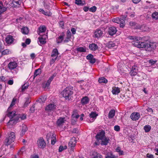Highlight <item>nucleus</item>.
I'll return each instance as SVG.
<instances>
[{
    "label": "nucleus",
    "mask_w": 158,
    "mask_h": 158,
    "mask_svg": "<svg viewBox=\"0 0 158 158\" xmlns=\"http://www.w3.org/2000/svg\"><path fill=\"white\" fill-rule=\"evenodd\" d=\"M9 62L7 65V69L13 73H17V71L16 70L18 65V61L16 58L11 57L6 60L4 63L6 64Z\"/></svg>",
    "instance_id": "nucleus-1"
},
{
    "label": "nucleus",
    "mask_w": 158,
    "mask_h": 158,
    "mask_svg": "<svg viewBox=\"0 0 158 158\" xmlns=\"http://www.w3.org/2000/svg\"><path fill=\"white\" fill-rule=\"evenodd\" d=\"M128 38L131 40H133L132 42V44L134 46L138 48H146L147 44L145 42H140L139 40L142 39V38L139 37L130 36Z\"/></svg>",
    "instance_id": "nucleus-2"
},
{
    "label": "nucleus",
    "mask_w": 158,
    "mask_h": 158,
    "mask_svg": "<svg viewBox=\"0 0 158 158\" xmlns=\"http://www.w3.org/2000/svg\"><path fill=\"white\" fill-rule=\"evenodd\" d=\"M61 94L66 100H69L71 99L73 94L72 87L69 86L66 87L61 92Z\"/></svg>",
    "instance_id": "nucleus-3"
},
{
    "label": "nucleus",
    "mask_w": 158,
    "mask_h": 158,
    "mask_svg": "<svg viewBox=\"0 0 158 158\" xmlns=\"http://www.w3.org/2000/svg\"><path fill=\"white\" fill-rule=\"evenodd\" d=\"M15 138V134L13 132H9L8 133V137L5 141V144L6 145H8L13 142Z\"/></svg>",
    "instance_id": "nucleus-4"
},
{
    "label": "nucleus",
    "mask_w": 158,
    "mask_h": 158,
    "mask_svg": "<svg viewBox=\"0 0 158 158\" xmlns=\"http://www.w3.org/2000/svg\"><path fill=\"white\" fill-rule=\"evenodd\" d=\"M125 19L123 17H121L120 18L116 17L112 19V21L115 23L120 24V27H123L125 26Z\"/></svg>",
    "instance_id": "nucleus-5"
},
{
    "label": "nucleus",
    "mask_w": 158,
    "mask_h": 158,
    "mask_svg": "<svg viewBox=\"0 0 158 158\" xmlns=\"http://www.w3.org/2000/svg\"><path fill=\"white\" fill-rule=\"evenodd\" d=\"M37 144L39 148L43 149L46 146L45 141L43 137L39 138L37 140Z\"/></svg>",
    "instance_id": "nucleus-6"
},
{
    "label": "nucleus",
    "mask_w": 158,
    "mask_h": 158,
    "mask_svg": "<svg viewBox=\"0 0 158 158\" xmlns=\"http://www.w3.org/2000/svg\"><path fill=\"white\" fill-rule=\"evenodd\" d=\"M105 134V132L102 130L101 131L98 132L95 136L97 141H99L101 139H102L103 138L106 136ZM94 143L96 145H99L100 144V143L98 142H95Z\"/></svg>",
    "instance_id": "nucleus-7"
},
{
    "label": "nucleus",
    "mask_w": 158,
    "mask_h": 158,
    "mask_svg": "<svg viewBox=\"0 0 158 158\" xmlns=\"http://www.w3.org/2000/svg\"><path fill=\"white\" fill-rule=\"evenodd\" d=\"M76 139L75 137H72L70 140L69 143V148L72 150L74 149L76 143Z\"/></svg>",
    "instance_id": "nucleus-8"
},
{
    "label": "nucleus",
    "mask_w": 158,
    "mask_h": 158,
    "mask_svg": "<svg viewBox=\"0 0 158 158\" xmlns=\"http://www.w3.org/2000/svg\"><path fill=\"white\" fill-rule=\"evenodd\" d=\"M56 105L54 103H50L47 105L45 108L46 111L49 112L55 110Z\"/></svg>",
    "instance_id": "nucleus-9"
},
{
    "label": "nucleus",
    "mask_w": 158,
    "mask_h": 158,
    "mask_svg": "<svg viewBox=\"0 0 158 158\" xmlns=\"http://www.w3.org/2000/svg\"><path fill=\"white\" fill-rule=\"evenodd\" d=\"M98 114L95 112H92L89 114L90 119L88 120V122L89 123H92L94 121L96 118Z\"/></svg>",
    "instance_id": "nucleus-10"
},
{
    "label": "nucleus",
    "mask_w": 158,
    "mask_h": 158,
    "mask_svg": "<svg viewBox=\"0 0 158 158\" xmlns=\"http://www.w3.org/2000/svg\"><path fill=\"white\" fill-rule=\"evenodd\" d=\"M156 48L155 43H150L149 44H147L146 48V50L148 51H151L153 49H154Z\"/></svg>",
    "instance_id": "nucleus-11"
},
{
    "label": "nucleus",
    "mask_w": 158,
    "mask_h": 158,
    "mask_svg": "<svg viewBox=\"0 0 158 158\" xmlns=\"http://www.w3.org/2000/svg\"><path fill=\"white\" fill-rule=\"evenodd\" d=\"M9 122L7 123V126L9 128H11L12 126L16 124V122L18 121V119L16 118H10Z\"/></svg>",
    "instance_id": "nucleus-12"
},
{
    "label": "nucleus",
    "mask_w": 158,
    "mask_h": 158,
    "mask_svg": "<svg viewBox=\"0 0 158 158\" xmlns=\"http://www.w3.org/2000/svg\"><path fill=\"white\" fill-rule=\"evenodd\" d=\"M66 120L65 117H60L56 121V124L58 127H62Z\"/></svg>",
    "instance_id": "nucleus-13"
},
{
    "label": "nucleus",
    "mask_w": 158,
    "mask_h": 158,
    "mask_svg": "<svg viewBox=\"0 0 158 158\" xmlns=\"http://www.w3.org/2000/svg\"><path fill=\"white\" fill-rule=\"evenodd\" d=\"M48 38V35L47 34H44V35L40 36L38 39L40 45L44 44L46 43V39Z\"/></svg>",
    "instance_id": "nucleus-14"
},
{
    "label": "nucleus",
    "mask_w": 158,
    "mask_h": 158,
    "mask_svg": "<svg viewBox=\"0 0 158 158\" xmlns=\"http://www.w3.org/2000/svg\"><path fill=\"white\" fill-rule=\"evenodd\" d=\"M10 110H7L6 113V116L9 117L10 118H16V114H16V112L15 111H13L12 112H10L9 111Z\"/></svg>",
    "instance_id": "nucleus-15"
},
{
    "label": "nucleus",
    "mask_w": 158,
    "mask_h": 158,
    "mask_svg": "<svg viewBox=\"0 0 158 158\" xmlns=\"http://www.w3.org/2000/svg\"><path fill=\"white\" fill-rule=\"evenodd\" d=\"M130 117L132 120L135 121L139 119L140 117V115L139 113L134 112L131 114Z\"/></svg>",
    "instance_id": "nucleus-16"
},
{
    "label": "nucleus",
    "mask_w": 158,
    "mask_h": 158,
    "mask_svg": "<svg viewBox=\"0 0 158 158\" xmlns=\"http://www.w3.org/2000/svg\"><path fill=\"white\" fill-rule=\"evenodd\" d=\"M56 73H54L52 76H51L49 78V79L47 81V82L45 84V88L48 87L49 86L52 81V80L54 78L56 77Z\"/></svg>",
    "instance_id": "nucleus-17"
},
{
    "label": "nucleus",
    "mask_w": 158,
    "mask_h": 158,
    "mask_svg": "<svg viewBox=\"0 0 158 158\" xmlns=\"http://www.w3.org/2000/svg\"><path fill=\"white\" fill-rule=\"evenodd\" d=\"M117 30L115 27H110L108 29V33L110 35H113L116 33Z\"/></svg>",
    "instance_id": "nucleus-18"
},
{
    "label": "nucleus",
    "mask_w": 158,
    "mask_h": 158,
    "mask_svg": "<svg viewBox=\"0 0 158 158\" xmlns=\"http://www.w3.org/2000/svg\"><path fill=\"white\" fill-rule=\"evenodd\" d=\"M14 40V39L13 37L10 35H7L5 39L6 43L8 44H12Z\"/></svg>",
    "instance_id": "nucleus-19"
},
{
    "label": "nucleus",
    "mask_w": 158,
    "mask_h": 158,
    "mask_svg": "<svg viewBox=\"0 0 158 158\" xmlns=\"http://www.w3.org/2000/svg\"><path fill=\"white\" fill-rule=\"evenodd\" d=\"M138 72V69L136 66H134L131 69L130 72V74L131 76H135L136 75Z\"/></svg>",
    "instance_id": "nucleus-20"
},
{
    "label": "nucleus",
    "mask_w": 158,
    "mask_h": 158,
    "mask_svg": "<svg viewBox=\"0 0 158 158\" xmlns=\"http://www.w3.org/2000/svg\"><path fill=\"white\" fill-rule=\"evenodd\" d=\"M103 31L101 30L97 29L94 32L95 37L98 38L102 36Z\"/></svg>",
    "instance_id": "nucleus-21"
},
{
    "label": "nucleus",
    "mask_w": 158,
    "mask_h": 158,
    "mask_svg": "<svg viewBox=\"0 0 158 158\" xmlns=\"http://www.w3.org/2000/svg\"><path fill=\"white\" fill-rule=\"evenodd\" d=\"M28 128L27 126L23 124L22 125L21 132L20 135L21 136H23L25 134V132L27 131Z\"/></svg>",
    "instance_id": "nucleus-22"
},
{
    "label": "nucleus",
    "mask_w": 158,
    "mask_h": 158,
    "mask_svg": "<svg viewBox=\"0 0 158 158\" xmlns=\"http://www.w3.org/2000/svg\"><path fill=\"white\" fill-rule=\"evenodd\" d=\"M89 48L90 50L95 51L98 49V47L97 44L92 43L89 44Z\"/></svg>",
    "instance_id": "nucleus-23"
},
{
    "label": "nucleus",
    "mask_w": 158,
    "mask_h": 158,
    "mask_svg": "<svg viewBox=\"0 0 158 158\" xmlns=\"http://www.w3.org/2000/svg\"><path fill=\"white\" fill-rule=\"evenodd\" d=\"M100 140H101V144L102 145H107L108 143H109V140L108 137L105 136Z\"/></svg>",
    "instance_id": "nucleus-24"
},
{
    "label": "nucleus",
    "mask_w": 158,
    "mask_h": 158,
    "mask_svg": "<svg viewBox=\"0 0 158 158\" xmlns=\"http://www.w3.org/2000/svg\"><path fill=\"white\" fill-rule=\"evenodd\" d=\"M46 30V27L45 26L40 27L39 28L38 34L41 36L44 35V33L45 32Z\"/></svg>",
    "instance_id": "nucleus-25"
},
{
    "label": "nucleus",
    "mask_w": 158,
    "mask_h": 158,
    "mask_svg": "<svg viewBox=\"0 0 158 158\" xmlns=\"http://www.w3.org/2000/svg\"><path fill=\"white\" fill-rule=\"evenodd\" d=\"M89 98L87 96H85L82 98L81 102L82 105H84L87 104L89 103Z\"/></svg>",
    "instance_id": "nucleus-26"
},
{
    "label": "nucleus",
    "mask_w": 158,
    "mask_h": 158,
    "mask_svg": "<svg viewBox=\"0 0 158 158\" xmlns=\"http://www.w3.org/2000/svg\"><path fill=\"white\" fill-rule=\"evenodd\" d=\"M120 91V88L118 87H114L112 88V92L113 94H118Z\"/></svg>",
    "instance_id": "nucleus-27"
},
{
    "label": "nucleus",
    "mask_w": 158,
    "mask_h": 158,
    "mask_svg": "<svg viewBox=\"0 0 158 158\" xmlns=\"http://www.w3.org/2000/svg\"><path fill=\"white\" fill-rule=\"evenodd\" d=\"M15 116H16V118L18 119V121L24 120L26 118V115L24 114H18Z\"/></svg>",
    "instance_id": "nucleus-28"
},
{
    "label": "nucleus",
    "mask_w": 158,
    "mask_h": 158,
    "mask_svg": "<svg viewBox=\"0 0 158 158\" xmlns=\"http://www.w3.org/2000/svg\"><path fill=\"white\" fill-rule=\"evenodd\" d=\"M7 8L4 7L2 2L0 1V15L6 10Z\"/></svg>",
    "instance_id": "nucleus-29"
},
{
    "label": "nucleus",
    "mask_w": 158,
    "mask_h": 158,
    "mask_svg": "<svg viewBox=\"0 0 158 158\" xmlns=\"http://www.w3.org/2000/svg\"><path fill=\"white\" fill-rule=\"evenodd\" d=\"M22 2V0H13L12 2L15 7L19 6Z\"/></svg>",
    "instance_id": "nucleus-30"
},
{
    "label": "nucleus",
    "mask_w": 158,
    "mask_h": 158,
    "mask_svg": "<svg viewBox=\"0 0 158 158\" xmlns=\"http://www.w3.org/2000/svg\"><path fill=\"white\" fill-rule=\"evenodd\" d=\"M21 31L23 34L27 35L29 32L28 28L27 27H23L21 29Z\"/></svg>",
    "instance_id": "nucleus-31"
},
{
    "label": "nucleus",
    "mask_w": 158,
    "mask_h": 158,
    "mask_svg": "<svg viewBox=\"0 0 158 158\" xmlns=\"http://www.w3.org/2000/svg\"><path fill=\"white\" fill-rule=\"evenodd\" d=\"M58 50L56 48L54 49L52 53V57H57L58 55Z\"/></svg>",
    "instance_id": "nucleus-32"
},
{
    "label": "nucleus",
    "mask_w": 158,
    "mask_h": 158,
    "mask_svg": "<svg viewBox=\"0 0 158 158\" xmlns=\"http://www.w3.org/2000/svg\"><path fill=\"white\" fill-rule=\"evenodd\" d=\"M39 11L43 14L44 15L48 16H50L51 15L52 13L49 12H45L42 9H40Z\"/></svg>",
    "instance_id": "nucleus-33"
},
{
    "label": "nucleus",
    "mask_w": 158,
    "mask_h": 158,
    "mask_svg": "<svg viewBox=\"0 0 158 158\" xmlns=\"http://www.w3.org/2000/svg\"><path fill=\"white\" fill-rule=\"evenodd\" d=\"M41 73V70L40 68L36 69L34 72V78L38 75L40 74Z\"/></svg>",
    "instance_id": "nucleus-34"
},
{
    "label": "nucleus",
    "mask_w": 158,
    "mask_h": 158,
    "mask_svg": "<svg viewBox=\"0 0 158 158\" xmlns=\"http://www.w3.org/2000/svg\"><path fill=\"white\" fill-rule=\"evenodd\" d=\"M115 110H110L109 113L108 117L109 118H113L114 115Z\"/></svg>",
    "instance_id": "nucleus-35"
},
{
    "label": "nucleus",
    "mask_w": 158,
    "mask_h": 158,
    "mask_svg": "<svg viewBox=\"0 0 158 158\" xmlns=\"http://www.w3.org/2000/svg\"><path fill=\"white\" fill-rule=\"evenodd\" d=\"M56 135L55 134H53L52 135L51 137V144L52 145L54 144L56 142Z\"/></svg>",
    "instance_id": "nucleus-36"
},
{
    "label": "nucleus",
    "mask_w": 158,
    "mask_h": 158,
    "mask_svg": "<svg viewBox=\"0 0 158 158\" xmlns=\"http://www.w3.org/2000/svg\"><path fill=\"white\" fill-rule=\"evenodd\" d=\"M98 82L99 83H106L107 82V80L104 77H101L99 78Z\"/></svg>",
    "instance_id": "nucleus-37"
},
{
    "label": "nucleus",
    "mask_w": 158,
    "mask_h": 158,
    "mask_svg": "<svg viewBox=\"0 0 158 158\" xmlns=\"http://www.w3.org/2000/svg\"><path fill=\"white\" fill-rule=\"evenodd\" d=\"M75 3L77 5L83 6L85 4V2L84 1H82L81 0H76Z\"/></svg>",
    "instance_id": "nucleus-38"
},
{
    "label": "nucleus",
    "mask_w": 158,
    "mask_h": 158,
    "mask_svg": "<svg viewBox=\"0 0 158 158\" xmlns=\"http://www.w3.org/2000/svg\"><path fill=\"white\" fill-rule=\"evenodd\" d=\"M115 46H116L114 42H110L108 44V47L109 48L114 47Z\"/></svg>",
    "instance_id": "nucleus-39"
},
{
    "label": "nucleus",
    "mask_w": 158,
    "mask_h": 158,
    "mask_svg": "<svg viewBox=\"0 0 158 158\" xmlns=\"http://www.w3.org/2000/svg\"><path fill=\"white\" fill-rule=\"evenodd\" d=\"M46 96H42L40 97V98L38 100V101L40 102H44L46 100Z\"/></svg>",
    "instance_id": "nucleus-40"
},
{
    "label": "nucleus",
    "mask_w": 158,
    "mask_h": 158,
    "mask_svg": "<svg viewBox=\"0 0 158 158\" xmlns=\"http://www.w3.org/2000/svg\"><path fill=\"white\" fill-rule=\"evenodd\" d=\"M151 129V127L149 125H147L144 127V129L146 132L149 131Z\"/></svg>",
    "instance_id": "nucleus-41"
},
{
    "label": "nucleus",
    "mask_w": 158,
    "mask_h": 158,
    "mask_svg": "<svg viewBox=\"0 0 158 158\" xmlns=\"http://www.w3.org/2000/svg\"><path fill=\"white\" fill-rule=\"evenodd\" d=\"M93 155H94L93 158H102V156L100 154L96 152L93 153Z\"/></svg>",
    "instance_id": "nucleus-42"
},
{
    "label": "nucleus",
    "mask_w": 158,
    "mask_h": 158,
    "mask_svg": "<svg viewBox=\"0 0 158 158\" xmlns=\"http://www.w3.org/2000/svg\"><path fill=\"white\" fill-rule=\"evenodd\" d=\"M77 51L81 52H85L86 51V49L84 48L80 47L77 48Z\"/></svg>",
    "instance_id": "nucleus-43"
},
{
    "label": "nucleus",
    "mask_w": 158,
    "mask_h": 158,
    "mask_svg": "<svg viewBox=\"0 0 158 158\" xmlns=\"http://www.w3.org/2000/svg\"><path fill=\"white\" fill-rule=\"evenodd\" d=\"M152 17L153 19H158V12H156L153 13L152 15Z\"/></svg>",
    "instance_id": "nucleus-44"
},
{
    "label": "nucleus",
    "mask_w": 158,
    "mask_h": 158,
    "mask_svg": "<svg viewBox=\"0 0 158 158\" xmlns=\"http://www.w3.org/2000/svg\"><path fill=\"white\" fill-rule=\"evenodd\" d=\"M10 52L9 49H6L3 51L2 53V55H7L10 54Z\"/></svg>",
    "instance_id": "nucleus-45"
},
{
    "label": "nucleus",
    "mask_w": 158,
    "mask_h": 158,
    "mask_svg": "<svg viewBox=\"0 0 158 158\" xmlns=\"http://www.w3.org/2000/svg\"><path fill=\"white\" fill-rule=\"evenodd\" d=\"M16 101V99L14 98L10 107L8 108V110H9L10 109L12 108V107L15 104Z\"/></svg>",
    "instance_id": "nucleus-46"
},
{
    "label": "nucleus",
    "mask_w": 158,
    "mask_h": 158,
    "mask_svg": "<svg viewBox=\"0 0 158 158\" xmlns=\"http://www.w3.org/2000/svg\"><path fill=\"white\" fill-rule=\"evenodd\" d=\"M67 148V146H65L64 147L62 146H60L59 148V152H61L63 150L66 149Z\"/></svg>",
    "instance_id": "nucleus-47"
},
{
    "label": "nucleus",
    "mask_w": 158,
    "mask_h": 158,
    "mask_svg": "<svg viewBox=\"0 0 158 158\" xmlns=\"http://www.w3.org/2000/svg\"><path fill=\"white\" fill-rule=\"evenodd\" d=\"M97 8L96 6H94L89 8V10L90 12H94L96 10Z\"/></svg>",
    "instance_id": "nucleus-48"
},
{
    "label": "nucleus",
    "mask_w": 158,
    "mask_h": 158,
    "mask_svg": "<svg viewBox=\"0 0 158 158\" xmlns=\"http://www.w3.org/2000/svg\"><path fill=\"white\" fill-rule=\"evenodd\" d=\"M28 86V84L27 83L25 84L22 87V91H24L25 89H27Z\"/></svg>",
    "instance_id": "nucleus-49"
},
{
    "label": "nucleus",
    "mask_w": 158,
    "mask_h": 158,
    "mask_svg": "<svg viewBox=\"0 0 158 158\" xmlns=\"http://www.w3.org/2000/svg\"><path fill=\"white\" fill-rule=\"evenodd\" d=\"M63 39V37L62 36L60 35L59 36L57 40V43H59L62 42Z\"/></svg>",
    "instance_id": "nucleus-50"
},
{
    "label": "nucleus",
    "mask_w": 158,
    "mask_h": 158,
    "mask_svg": "<svg viewBox=\"0 0 158 158\" xmlns=\"http://www.w3.org/2000/svg\"><path fill=\"white\" fill-rule=\"evenodd\" d=\"M59 59L57 57H56L55 58H52L50 61V64H53L56 60H58Z\"/></svg>",
    "instance_id": "nucleus-51"
},
{
    "label": "nucleus",
    "mask_w": 158,
    "mask_h": 158,
    "mask_svg": "<svg viewBox=\"0 0 158 158\" xmlns=\"http://www.w3.org/2000/svg\"><path fill=\"white\" fill-rule=\"evenodd\" d=\"M157 62L156 60H149V63L151 65H153Z\"/></svg>",
    "instance_id": "nucleus-52"
},
{
    "label": "nucleus",
    "mask_w": 158,
    "mask_h": 158,
    "mask_svg": "<svg viewBox=\"0 0 158 158\" xmlns=\"http://www.w3.org/2000/svg\"><path fill=\"white\" fill-rule=\"evenodd\" d=\"M94 57L91 54H89L86 57V59L87 60H90L92 58Z\"/></svg>",
    "instance_id": "nucleus-53"
},
{
    "label": "nucleus",
    "mask_w": 158,
    "mask_h": 158,
    "mask_svg": "<svg viewBox=\"0 0 158 158\" xmlns=\"http://www.w3.org/2000/svg\"><path fill=\"white\" fill-rule=\"evenodd\" d=\"M53 134H52V133H49L47 134L46 135V137L48 141V140L50 138L51 139V137L52 135Z\"/></svg>",
    "instance_id": "nucleus-54"
},
{
    "label": "nucleus",
    "mask_w": 158,
    "mask_h": 158,
    "mask_svg": "<svg viewBox=\"0 0 158 158\" xmlns=\"http://www.w3.org/2000/svg\"><path fill=\"white\" fill-rule=\"evenodd\" d=\"M22 153V152L21 151V150H20L19 152H18L17 156H15L14 158H17V157H20V156H19V155H21Z\"/></svg>",
    "instance_id": "nucleus-55"
},
{
    "label": "nucleus",
    "mask_w": 158,
    "mask_h": 158,
    "mask_svg": "<svg viewBox=\"0 0 158 158\" xmlns=\"http://www.w3.org/2000/svg\"><path fill=\"white\" fill-rule=\"evenodd\" d=\"M71 32L69 30L67 32V37H68V38H70L71 37Z\"/></svg>",
    "instance_id": "nucleus-56"
},
{
    "label": "nucleus",
    "mask_w": 158,
    "mask_h": 158,
    "mask_svg": "<svg viewBox=\"0 0 158 158\" xmlns=\"http://www.w3.org/2000/svg\"><path fill=\"white\" fill-rule=\"evenodd\" d=\"M105 158H116V157L114 155L111 154L110 156H106Z\"/></svg>",
    "instance_id": "nucleus-57"
},
{
    "label": "nucleus",
    "mask_w": 158,
    "mask_h": 158,
    "mask_svg": "<svg viewBox=\"0 0 158 158\" xmlns=\"http://www.w3.org/2000/svg\"><path fill=\"white\" fill-rule=\"evenodd\" d=\"M120 127L116 125L114 127V130L115 131H118L120 130Z\"/></svg>",
    "instance_id": "nucleus-58"
},
{
    "label": "nucleus",
    "mask_w": 158,
    "mask_h": 158,
    "mask_svg": "<svg viewBox=\"0 0 158 158\" xmlns=\"http://www.w3.org/2000/svg\"><path fill=\"white\" fill-rule=\"evenodd\" d=\"M30 111L32 113L34 112L35 111V106L34 105H33L30 108Z\"/></svg>",
    "instance_id": "nucleus-59"
},
{
    "label": "nucleus",
    "mask_w": 158,
    "mask_h": 158,
    "mask_svg": "<svg viewBox=\"0 0 158 158\" xmlns=\"http://www.w3.org/2000/svg\"><path fill=\"white\" fill-rule=\"evenodd\" d=\"M146 157L148 158H154V156L153 155L148 153L146 155Z\"/></svg>",
    "instance_id": "nucleus-60"
},
{
    "label": "nucleus",
    "mask_w": 158,
    "mask_h": 158,
    "mask_svg": "<svg viewBox=\"0 0 158 158\" xmlns=\"http://www.w3.org/2000/svg\"><path fill=\"white\" fill-rule=\"evenodd\" d=\"M14 83V81L13 79L9 80L7 82V84L9 85H12Z\"/></svg>",
    "instance_id": "nucleus-61"
},
{
    "label": "nucleus",
    "mask_w": 158,
    "mask_h": 158,
    "mask_svg": "<svg viewBox=\"0 0 158 158\" xmlns=\"http://www.w3.org/2000/svg\"><path fill=\"white\" fill-rule=\"evenodd\" d=\"M31 40L29 39H26L25 41V43L26 44L28 45L31 43Z\"/></svg>",
    "instance_id": "nucleus-62"
},
{
    "label": "nucleus",
    "mask_w": 158,
    "mask_h": 158,
    "mask_svg": "<svg viewBox=\"0 0 158 158\" xmlns=\"http://www.w3.org/2000/svg\"><path fill=\"white\" fill-rule=\"evenodd\" d=\"M77 114V110H75L73 111V113L72 115V117L73 118H75V117L76 115Z\"/></svg>",
    "instance_id": "nucleus-63"
},
{
    "label": "nucleus",
    "mask_w": 158,
    "mask_h": 158,
    "mask_svg": "<svg viewBox=\"0 0 158 158\" xmlns=\"http://www.w3.org/2000/svg\"><path fill=\"white\" fill-rule=\"evenodd\" d=\"M96 62V59L94 57L89 60V62L92 64H94Z\"/></svg>",
    "instance_id": "nucleus-64"
}]
</instances>
